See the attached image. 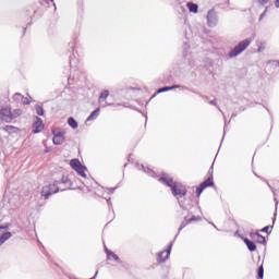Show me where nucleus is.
Wrapping results in <instances>:
<instances>
[{
    "instance_id": "f257e3e1",
    "label": "nucleus",
    "mask_w": 279,
    "mask_h": 279,
    "mask_svg": "<svg viewBox=\"0 0 279 279\" xmlns=\"http://www.w3.org/2000/svg\"><path fill=\"white\" fill-rule=\"evenodd\" d=\"M252 45V39H244L238 44L230 52L229 58H236V56H241L245 49H247Z\"/></svg>"
},
{
    "instance_id": "f03ea898",
    "label": "nucleus",
    "mask_w": 279,
    "mask_h": 279,
    "mask_svg": "<svg viewBox=\"0 0 279 279\" xmlns=\"http://www.w3.org/2000/svg\"><path fill=\"white\" fill-rule=\"evenodd\" d=\"M170 189H171V193L174 197H184V196H186V193H187L186 186H184L180 182L172 183Z\"/></svg>"
},
{
    "instance_id": "7ed1b4c3",
    "label": "nucleus",
    "mask_w": 279,
    "mask_h": 279,
    "mask_svg": "<svg viewBox=\"0 0 279 279\" xmlns=\"http://www.w3.org/2000/svg\"><path fill=\"white\" fill-rule=\"evenodd\" d=\"M58 183H52L43 187L41 196L47 199L48 197H51V195L58 193Z\"/></svg>"
},
{
    "instance_id": "20e7f679",
    "label": "nucleus",
    "mask_w": 279,
    "mask_h": 279,
    "mask_svg": "<svg viewBox=\"0 0 279 279\" xmlns=\"http://www.w3.org/2000/svg\"><path fill=\"white\" fill-rule=\"evenodd\" d=\"M0 121H4V123L14 121V116L12 114V109L10 107L0 109Z\"/></svg>"
},
{
    "instance_id": "39448f33",
    "label": "nucleus",
    "mask_w": 279,
    "mask_h": 279,
    "mask_svg": "<svg viewBox=\"0 0 279 279\" xmlns=\"http://www.w3.org/2000/svg\"><path fill=\"white\" fill-rule=\"evenodd\" d=\"M210 186H215V182L213 181V177H209L208 179H206L203 183H201L196 187V196L199 197L202 195V193H204L205 189H208Z\"/></svg>"
},
{
    "instance_id": "423d86ee",
    "label": "nucleus",
    "mask_w": 279,
    "mask_h": 279,
    "mask_svg": "<svg viewBox=\"0 0 279 279\" xmlns=\"http://www.w3.org/2000/svg\"><path fill=\"white\" fill-rule=\"evenodd\" d=\"M52 141L54 145H62V143H64V134H66L65 131L54 130L52 131Z\"/></svg>"
},
{
    "instance_id": "0eeeda50",
    "label": "nucleus",
    "mask_w": 279,
    "mask_h": 279,
    "mask_svg": "<svg viewBox=\"0 0 279 279\" xmlns=\"http://www.w3.org/2000/svg\"><path fill=\"white\" fill-rule=\"evenodd\" d=\"M170 254H171V244L168 246L166 251L157 254V263H165V260L169 258Z\"/></svg>"
},
{
    "instance_id": "6e6552de",
    "label": "nucleus",
    "mask_w": 279,
    "mask_h": 279,
    "mask_svg": "<svg viewBox=\"0 0 279 279\" xmlns=\"http://www.w3.org/2000/svg\"><path fill=\"white\" fill-rule=\"evenodd\" d=\"M34 130V134H38L41 130H45V124L43 123V119L36 117V121L33 125Z\"/></svg>"
},
{
    "instance_id": "1a4fd4ad",
    "label": "nucleus",
    "mask_w": 279,
    "mask_h": 279,
    "mask_svg": "<svg viewBox=\"0 0 279 279\" xmlns=\"http://www.w3.org/2000/svg\"><path fill=\"white\" fill-rule=\"evenodd\" d=\"M207 21H208L209 27H213V25H215V22L217 21V13L215 12V10L208 11Z\"/></svg>"
},
{
    "instance_id": "9d476101",
    "label": "nucleus",
    "mask_w": 279,
    "mask_h": 279,
    "mask_svg": "<svg viewBox=\"0 0 279 279\" xmlns=\"http://www.w3.org/2000/svg\"><path fill=\"white\" fill-rule=\"evenodd\" d=\"M159 182H161L162 184H166L167 186H169L171 189V186L174 184L173 179L169 178L167 175L160 177L159 178Z\"/></svg>"
},
{
    "instance_id": "9b49d317",
    "label": "nucleus",
    "mask_w": 279,
    "mask_h": 279,
    "mask_svg": "<svg viewBox=\"0 0 279 279\" xmlns=\"http://www.w3.org/2000/svg\"><path fill=\"white\" fill-rule=\"evenodd\" d=\"M243 241H244L245 245L247 246V248L250 250V252H256V244L254 242H252L247 238H244Z\"/></svg>"
},
{
    "instance_id": "f8f14e48",
    "label": "nucleus",
    "mask_w": 279,
    "mask_h": 279,
    "mask_svg": "<svg viewBox=\"0 0 279 279\" xmlns=\"http://www.w3.org/2000/svg\"><path fill=\"white\" fill-rule=\"evenodd\" d=\"M109 96H110V92L108 89H105L104 92H101L98 98V102L104 104V101H106V99H108Z\"/></svg>"
},
{
    "instance_id": "ddd939ff",
    "label": "nucleus",
    "mask_w": 279,
    "mask_h": 279,
    "mask_svg": "<svg viewBox=\"0 0 279 279\" xmlns=\"http://www.w3.org/2000/svg\"><path fill=\"white\" fill-rule=\"evenodd\" d=\"M192 221H199V218L196 217V216H192L190 219H186L185 222H183V223L180 226V230H183V228L187 227L189 223H191Z\"/></svg>"
},
{
    "instance_id": "4468645a",
    "label": "nucleus",
    "mask_w": 279,
    "mask_h": 279,
    "mask_svg": "<svg viewBox=\"0 0 279 279\" xmlns=\"http://www.w3.org/2000/svg\"><path fill=\"white\" fill-rule=\"evenodd\" d=\"M10 239H12L11 232L3 233L2 235H0V245H3V243Z\"/></svg>"
},
{
    "instance_id": "2eb2a0df",
    "label": "nucleus",
    "mask_w": 279,
    "mask_h": 279,
    "mask_svg": "<svg viewBox=\"0 0 279 279\" xmlns=\"http://www.w3.org/2000/svg\"><path fill=\"white\" fill-rule=\"evenodd\" d=\"M186 8L189 9L190 12H193L194 14H197L198 7L197 4L193 2H187Z\"/></svg>"
},
{
    "instance_id": "dca6fc26",
    "label": "nucleus",
    "mask_w": 279,
    "mask_h": 279,
    "mask_svg": "<svg viewBox=\"0 0 279 279\" xmlns=\"http://www.w3.org/2000/svg\"><path fill=\"white\" fill-rule=\"evenodd\" d=\"M99 111L100 109L97 108L96 110H94L88 118L86 119V121H95V119H97V117H99Z\"/></svg>"
},
{
    "instance_id": "f3484780",
    "label": "nucleus",
    "mask_w": 279,
    "mask_h": 279,
    "mask_svg": "<svg viewBox=\"0 0 279 279\" xmlns=\"http://www.w3.org/2000/svg\"><path fill=\"white\" fill-rule=\"evenodd\" d=\"M74 171H76V173H78V175H81V178H86V167L80 166Z\"/></svg>"
},
{
    "instance_id": "a211bd4d",
    "label": "nucleus",
    "mask_w": 279,
    "mask_h": 279,
    "mask_svg": "<svg viewBox=\"0 0 279 279\" xmlns=\"http://www.w3.org/2000/svg\"><path fill=\"white\" fill-rule=\"evenodd\" d=\"M252 239H256L257 243H265V236L260 235V233L251 234Z\"/></svg>"
},
{
    "instance_id": "6ab92c4d",
    "label": "nucleus",
    "mask_w": 279,
    "mask_h": 279,
    "mask_svg": "<svg viewBox=\"0 0 279 279\" xmlns=\"http://www.w3.org/2000/svg\"><path fill=\"white\" fill-rule=\"evenodd\" d=\"M174 88H180V85H173L170 87H161L157 90V93H167V90H174Z\"/></svg>"
},
{
    "instance_id": "aec40b11",
    "label": "nucleus",
    "mask_w": 279,
    "mask_h": 279,
    "mask_svg": "<svg viewBox=\"0 0 279 279\" xmlns=\"http://www.w3.org/2000/svg\"><path fill=\"white\" fill-rule=\"evenodd\" d=\"M70 167H72V169L76 170V169H78V167H82V162H80L78 159H72L70 161Z\"/></svg>"
},
{
    "instance_id": "412c9836",
    "label": "nucleus",
    "mask_w": 279,
    "mask_h": 279,
    "mask_svg": "<svg viewBox=\"0 0 279 279\" xmlns=\"http://www.w3.org/2000/svg\"><path fill=\"white\" fill-rule=\"evenodd\" d=\"M68 124L70 125V128H72L73 130H77V121H75L72 117H70L68 119Z\"/></svg>"
},
{
    "instance_id": "4be33fe9",
    "label": "nucleus",
    "mask_w": 279,
    "mask_h": 279,
    "mask_svg": "<svg viewBox=\"0 0 279 279\" xmlns=\"http://www.w3.org/2000/svg\"><path fill=\"white\" fill-rule=\"evenodd\" d=\"M4 132H8V134H14V132H16V130H19L15 126H12V125H7L3 128Z\"/></svg>"
},
{
    "instance_id": "5701e85b",
    "label": "nucleus",
    "mask_w": 279,
    "mask_h": 279,
    "mask_svg": "<svg viewBox=\"0 0 279 279\" xmlns=\"http://www.w3.org/2000/svg\"><path fill=\"white\" fill-rule=\"evenodd\" d=\"M106 254L107 256H111V258H113V260H119V256L117 254H114V252L106 248Z\"/></svg>"
},
{
    "instance_id": "b1692460",
    "label": "nucleus",
    "mask_w": 279,
    "mask_h": 279,
    "mask_svg": "<svg viewBox=\"0 0 279 279\" xmlns=\"http://www.w3.org/2000/svg\"><path fill=\"white\" fill-rule=\"evenodd\" d=\"M35 110H36V113H37L39 117H43V114H45V109H43V107H40V105H36V106H35Z\"/></svg>"
},
{
    "instance_id": "393cba45",
    "label": "nucleus",
    "mask_w": 279,
    "mask_h": 279,
    "mask_svg": "<svg viewBox=\"0 0 279 279\" xmlns=\"http://www.w3.org/2000/svg\"><path fill=\"white\" fill-rule=\"evenodd\" d=\"M19 97H22L23 104H26V105L32 104V100H29V98H24L21 94H15V95H14V98H15V99H19Z\"/></svg>"
},
{
    "instance_id": "a878e982",
    "label": "nucleus",
    "mask_w": 279,
    "mask_h": 279,
    "mask_svg": "<svg viewBox=\"0 0 279 279\" xmlns=\"http://www.w3.org/2000/svg\"><path fill=\"white\" fill-rule=\"evenodd\" d=\"M257 276L258 278H263V276H265V268H263V266L258 268Z\"/></svg>"
},
{
    "instance_id": "bb28decb",
    "label": "nucleus",
    "mask_w": 279,
    "mask_h": 279,
    "mask_svg": "<svg viewBox=\"0 0 279 279\" xmlns=\"http://www.w3.org/2000/svg\"><path fill=\"white\" fill-rule=\"evenodd\" d=\"M21 109H15L12 114L14 116V119H16V117H21Z\"/></svg>"
},
{
    "instance_id": "cd10ccee",
    "label": "nucleus",
    "mask_w": 279,
    "mask_h": 279,
    "mask_svg": "<svg viewBox=\"0 0 279 279\" xmlns=\"http://www.w3.org/2000/svg\"><path fill=\"white\" fill-rule=\"evenodd\" d=\"M263 45H265V44L260 43V46L257 49L258 53L265 51V46H263Z\"/></svg>"
},
{
    "instance_id": "c85d7f7f",
    "label": "nucleus",
    "mask_w": 279,
    "mask_h": 279,
    "mask_svg": "<svg viewBox=\"0 0 279 279\" xmlns=\"http://www.w3.org/2000/svg\"><path fill=\"white\" fill-rule=\"evenodd\" d=\"M262 232H269V226H266V227H264L263 229H262Z\"/></svg>"
},
{
    "instance_id": "c756f323",
    "label": "nucleus",
    "mask_w": 279,
    "mask_h": 279,
    "mask_svg": "<svg viewBox=\"0 0 279 279\" xmlns=\"http://www.w3.org/2000/svg\"><path fill=\"white\" fill-rule=\"evenodd\" d=\"M275 7H276V8H279V0H276V1H275Z\"/></svg>"
},
{
    "instance_id": "7c9ffc66",
    "label": "nucleus",
    "mask_w": 279,
    "mask_h": 279,
    "mask_svg": "<svg viewBox=\"0 0 279 279\" xmlns=\"http://www.w3.org/2000/svg\"><path fill=\"white\" fill-rule=\"evenodd\" d=\"M258 1L259 3H263V4L267 3V0H258Z\"/></svg>"
},
{
    "instance_id": "2f4dec72",
    "label": "nucleus",
    "mask_w": 279,
    "mask_h": 279,
    "mask_svg": "<svg viewBox=\"0 0 279 279\" xmlns=\"http://www.w3.org/2000/svg\"><path fill=\"white\" fill-rule=\"evenodd\" d=\"M265 14H267V11H265V12L260 15V19H263V16H265Z\"/></svg>"
},
{
    "instance_id": "473e14b6",
    "label": "nucleus",
    "mask_w": 279,
    "mask_h": 279,
    "mask_svg": "<svg viewBox=\"0 0 279 279\" xmlns=\"http://www.w3.org/2000/svg\"><path fill=\"white\" fill-rule=\"evenodd\" d=\"M0 230H5V227L0 226Z\"/></svg>"
}]
</instances>
